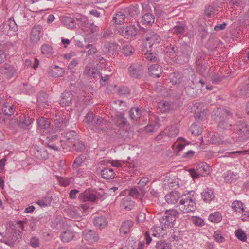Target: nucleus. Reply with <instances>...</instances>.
<instances>
[{"mask_svg":"<svg viewBox=\"0 0 249 249\" xmlns=\"http://www.w3.org/2000/svg\"><path fill=\"white\" fill-rule=\"evenodd\" d=\"M35 154L36 158L40 160H45L47 157V153L44 149H37Z\"/></svg>","mask_w":249,"mask_h":249,"instance_id":"obj_58","label":"nucleus"},{"mask_svg":"<svg viewBox=\"0 0 249 249\" xmlns=\"http://www.w3.org/2000/svg\"><path fill=\"white\" fill-rule=\"evenodd\" d=\"M128 71L130 76L134 78H138L143 74L142 66L138 64L131 65L128 69Z\"/></svg>","mask_w":249,"mask_h":249,"instance_id":"obj_14","label":"nucleus"},{"mask_svg":"<svg viewBox=\"0 0 249 249\" xmlns=\"http://www.w3.org/2000/svg\"><path fill=\"white\" fill-rule=\"evenodd\" d=\"M149 72L153 77L159 78L161 75V68L158 64L150 65L148 68Z\"/></svg>","mask_w":249,"mask_h":249,"instance_id":"obj_24","label":"nucleus"},{"mask_svg":"<svg viewBox=\"0 0 249 249\" xmlns=\"http://www.w3.org/2000/svg\"><path fill=\"white\" fill-rule=\"evenodd\" d=\"M42 35V27L40 25H36L34 27L31 34V39L33 42L38 41Z\"/></svg>","mask_w":249,"mask_h":249,"instance_id":"obj_18","label":"nucleus"},{"mask_svg":"<svg viewBox=\"0 0 249 249\" xmlns=\"http://www.w3.org/2000/svg\"><path fill=\"white\" fill-rule=\"evenodd\" d=\"M102 177L105 179H112L115 177V173L113 169L111 168H105L101 171Z\"/></svg>","mask_w":249,"mask_h":249,"instance_id":"obj_31","label":"nucleus"},{"mask_svg":"<svg viewBox=\"0 0 249 249\" xmlns=\"http://www.w3.org/2000/svg\"><path fill=\"white\" fill-rule=\"evenodd\" d=\"M92 124L95 125L93 128L95 132H98L100 131L103 130L106 128L107 121L103 117L99 116H95Z\"/></svg>","mask_w":249,"mask_h":249,"instance_id":"obj_12","label":"nucleus"},{"mask_svg":"<svg viewBox=\"0 0 249 249\" xmlns=\"http://www.w3.org/2000/svg\"><path fill=\"white\" fill-rule=\"evenodd\" d=\"M161 38L158 34L150 33L146 35L143 44L145 47H148L150 49L154 44H159Z\"/></svg>","mask_w":249,"mask_h":249,"instance_id":"obj_7","label":"nucleus"},{"mask_svg":"<svg viewBox=\"0 0 249 249\" xmlns=\"http://www.w3.org/2000/svg\"><path fill=\"white\" fill-rule=\"evenodd\" d=\"M240 89V94L241 95L249 97V78L247 81L242 84L239 87Z\"/></svg>","mask_w":249,"mask_h":249,"instance_id":"obj_35","label":"nucleus"},{"mask_svg":"<svg viewBox=\"0 0 249 249\" xmlns=\"http://www.w3.org/2000/svg\"><path fill=\"white\" fill-rule=\"evenodd\" d=\"M67 126V121L63 120L55 121L54 127L56 130H61Z\"/></svg>","mask_w":249,"mask_h":249,"instance_id":"obj_52","label":"nucleus"},{"mask_svg":"<svg viewBox=\"0 0 249 249\" xmlns=\"http://www.w3.org/2000/svg\"><path fill=\"white\" fill-rule=\"evenodd\" d=\"M34 119L28 116L22 115L18 119L19 124L24 128H30Z\"/></svg>","mask_w":249,"mask_h":249,"instance_id":"obj_17","label":"nucleus"},{"mask_svg":"<svg viewBox=\"0 0 249 249\" xmlns=\"http://www.w3.org/2000/svg\"><path fill=\"white\" fill-rule=\"evenodd\" d=\"M156 249H172L171 243L166 242L164 240L158 241L155 245Z\"/></svg>","mask_w":249,"mask_h":249,"instance_id":"obj_33","label":"nucleus"},{"mask_svg":"<svg viewBox=\"0 0 249 249\" xmlns=\"http://www.w3.org/2000/svg\"><path fill=\"white\" fill-rule=\"evenodd\" d=\"M126 17L121 12L117 13L113 18V20L117 24H122L124 23Z\"/></svg>","mask_w":249,"mask_h":249,"instance_id":"obj_43","label":"nucleus"},{"mask_svg":"<svg viewBox=\"0 0 249 249\" xmlns=\"http://www.w3.org/2000/svg\"><path fill=\"white\" fill-rule=\"evenodd\" d=\"M218 125V128L220 131L229 130L230 128L233 127V130L239 135L247 133L248 130L246 128V124L243 123V121L240 120L238 124L232 125L231 121L229 120L232 119V114L229 111L224 110Z\"/></svg>","mask_w":249,"mask_h":249,"instance_id":"obj_1","label":"nucleus"},{"mask_svg":"<svg viewBox=\"0 0 249 249\" xmlns=\"http://www.w3.org/2000/svg\"><path fill=\"white\" fill-rule=\"evenodd\" d=\"M119 32L125 38H129L136 36L138 33V29L134 25H130L125 28L121 29Z\"/></svg>","mask_w":249,"mask_h":249,"instance_id":"obj_11","label":"nucleus"},{"mask_svg":"<svg viewBox=\"0 0 249 249\" xmlns=\"http://www.w3.org/2000/svg\"><path fill=\"white\" fill-rule=\"evenodd\" d=\"M99 72L97 69L89 66H86L84 71L85 74L95 79H98Z\"/></svg>","mask_w":249,"mask_h":249,"instance_id":"obj_29","label":"nucleus"},{"mask_svg":"<svg viewBox=\"0 0 249 249\" xmlns=\"http://www.w3.org/2000/svg\"><path fill=\"white\" fill-rule=\"evenodd\" d=\"M62 134L64 135L67 140L71 142H72L78 137L75 131L73 130L64 132Z\"/></svg>","mask_w":249,"mask_h":249,"instance_id":"obj_53","label":"nucleus"},{"mask_svg":"<svg viewBox=\"0 0 249 249\" xmlns=\"http://www.w3.org/2000/svg\"><path fill=\"white\" fill-rule=\"evenodd\" d=\"M75 18L78 22V25L82 29L86 28L87 25L89 24V21L87 17L84 15L77 14L75 15Z\"/></svg>","mask_w":249,"mask_h":249,"instance_id":"obj_27","label":"nucleus"},{"mask_svg":"<svg viewBox=\"0 0 249 249\" xmlns=\"http://www.w3.org/2000/svg\"><path fill=\"white\" fill-rule=\"evenodd\" d=\"M179 133V130L176 126H172L165 129L155 138L156 141L163 140V141H168L175 137Z\"/></svg>","mask_w":249,"mask_h":249,"instance_id":"obj_5","label":"nucleus"},{"mask_svg":"<svg viewBox=\"0 0 249 249\" xmlns=\"http://www.w3.org/2000/svg\"><path fill=\"white\" fill-rule=\"evenodd\" d=\"M20 90L26 94H32L34 92L35 89L30 84L27 83H23L19 86Z\"/></svg>","mask_w":249,"mask_h":249,"instance_id":"obj_38","label":"nucleus"},{"mask_svg":"<svg viewBox=\"0 0 249 249\" xmlns=\"http://www.w3.org/2000/svg\"><path fill=\"white\" fill-rule=\"evenodd\" d=\"M107 48L108 49V52L112 55L121 49L120 46L115 43H109L107 44Z\"/></svg>","mask_w":249,"mask_h":249,"instance_id":"obj_48","label":"nucleus"},{"mask_svg":"<svg viewBox=\"0 0 249 249\" xmlns=\"http://www.w3.org/2000/svg\"><path fill=\"white\" fill-rule=\"evenodd\" d=\"M129 113L131 119L137 120L141 117L142 110L138 107H134L131 109Z\"/></svg>","mask_w":249,"mask_h":249,"instance_id":"obj_36","label":"nucleus"},{"mask_svg":"<svg viewBox=\"0 0 249 249\" xmlns=\"http://www.w3.org/2000/svg\"><path fill=\"white\" fill-rule=\"evenodd\" d=\"M178 215L179 213L176 210L170 209L165 211L164 215L160 219V225L167 229L172 228Z\"/></svg>","mask_w":249,"mask_h":249,"instance_id":"obj_4","label":"nucleus"},{"mask_svg":"<svg viewBox=\"0 0 249 249\" xmlns=\"http://www.w3.org/2000/svg\"><path fill=\"white\" fill-rule=\"evenodd\" d=\"M181 197L180 193L178 191H172L165 196V200L168 204H177L178 207Z\"/></svg>","mask_w":249,"mask_h":249,"instance_id":"obj_9","label":"nucleus"},{"mask_svg":"<svg viewBox=\"0 0 249 249\" xmlns=\"http://www.w3.org/2000/svg\"><path fill=\"white\" fill-rule=\"evenodd\" d=\"M74 169L75 170V172L74 173V174L76 177L79 178H85L87 177L88 175V173L84 169H78L77 168V169Z\"/></svg>","mask_w":249,"mask_h":249,"instance_id":"obj_62","label":"nucleus"},{"mask_svg":"<svg viewBox=\"0 0 249 249\" xmlns=\"http://www.w3.org/2000/svg\"><path fill=\"white\" fill-rule=\"evenodd\" d=\"M134 49L130 45H125L122 49V52L125 56H130L134 53Z\"/></svg>","mask_w":249,"mask_h":249,"instance_id":"obj_57","label":"nucleus"},{"mask_svg":"<svg viewBox=\"0 0 249 249\" xmlns=\"http://www.w3.org/2000/svg\"><path fill=\"white\" fill-rule=\"evenodd\" d=\"M86 157L83 155H80L75 158L72 164L73 169H77L82 166L83 163L85 161Z\"/></svg>","mask_w":249,"mask_h":249,"instance_id":"obj_46","label":"nucleus"},{"mask_svg":"<svg viewBox=\"0 0 249 249\" xmlns=\"http://www.w3.org/2000/svg\"><path fill=\"white\" fill-rule=\"evenodd\" d=\"M222 219V215L219 212H215L210 214L208 217V220L213 223H219Z\"/></svg>","mask_w":249,"mask_h":249,"instance_id":"obj_37","label":"nucleus"},{"mask_svg":"<svg viewBox=\"0 0 249 249\" xmlns=\"http://www.w3.org/2000/svg\"><path fill=\"white\" fill-rule=\"evenodd\" d=\"M51 201V197L49 196H46L44 199L38 200L36 202V203L41 207H45L46 206L49 205L50 204Z\"/></svg>","mask_w":249,"mask_h":249,"instance_id":"obj_61","label":"nucleus"},{"mask_svg":"<svg viewBox=\"0 0 249 249\" xmlns=\"http://www.w3.org/2000/svg\"><path fill=\"white\" fill-rule=\"evenodd\" d=\"M53 73L51 75L53 77H60L62 76L64 74V71L62 68H59L57 66H55L52 70Z\"/></svg>","mask_w":249,"mask_h":249,"instance_id":"obj_60","label":"nucleus"},{"mask_svg":"<svg viewBox=\"0 0 249 249\" xmlns=\"http://www.w3.org/2000/svg\"><path fill=\"white\" fill-rule=\"evenodd\" d=\"M144 57L147 61L152 62L158 63L159 61V58L157 57L156 55L153 53H148L147 52L144 54Z\"/></svg>","mask_w":249,"mask_h":249,"instance_id":"obj_56","label":"nucleus"},{"mask_svg":"<svg viewBox=\"0 0 249 249\" xmlns=\"http://www.w3.org/2000/svg\"><path fill=\"white\" fill-rule=\"evenodd\" d=\"M202 198L206 203H210L215 197L214 191L210 188H206L201 193Z\"/></svg>","mask_w":249,"mask_h":249,"instance_id":"obj_19","label":"nucleus"},{"mask_svg":"<svg viewBox=\"0 0 249 249\" xmlns=\"http://www.w3.org/2000/svg\"><path fill=\"white\" fill-rule=\"evenodd\" d=\"M50 122L46 118L39 117L37 120L38 127L41 129H47L50 126Z\"/></svg>","mask_w":249,"mask_h":249,"instance_id":"obj_30","label":"nucleus"},{"mask_svg":"<svg viewBox=\"0 0 249 249\" xmlns=\"http://www.w3.org/2000/svg\"><path fill=\"white\" fill-rule=\"evenodd\" d=\"M170 104L166 101H162L158 103V108L162 113H166L170 110Z\"/></svg>","mask_w":249,"mask_h":249,"instance_id":"obj_41","label":"nucleus"},{"mask_svg":"<svg viewBox=\"0 0 249 249\" xmlns=\"http://www.w3.org/2000/svg\"><path fill=\"white\" fill-rule=\"evenodd\" d=\"M190 130L192 134L196 136L202 133V128L196 123H193L190 127Z\"/></svg>","mask_w":249,"mask_h":249,"instance_id":"obj_50","label":"nucleus"},{"mask_svg":"<svg viewBox=\"0 0 249 249\" xmlns=\"http://www.w3.org/2000/svg\"><path fill=\"white\" fill-rule=\"evenodd\" d=\"M196 69L200 72L202 75H204L208 68L206 66L205 63L201 59L197 58L196 62Z\"/></svg>","mask_w":249,"mask_h":249,"instance_id":"obj_32","label":"nucleus"},{"mask_svg":"<svg viewBox=\"0 0 249 249\" xmlns=\"http://www.w3.org/2000/svg\"><path fill=\"white\" fill-rule=\"evenodd\" d=\"M134 205V202L131 200L129 196L124 197L121 201L120 207L122 209L125 211L131 210Z\"/></svg>","mask_w":249,"mask_h":249,"instance_id":"obj_22","label":"nucleus"},{"mask_svg":"<svg viewBox=\"0 0 249 249\" xmlns=\"http://www.w3.org/2000/svg\"><path fill=\"white\" fill-rule=\"evenodd\" d=\"M72 142L73 143V148L76 151L82 152L84 150L85 145L83 142L78 138V137L76 139L74 140Z\"/></svg>","mask_w":249,"mask_h":249,"instance_id":"obj_39","label":"nucleus"},{"mask_svg":"<svg viewBox=\"0 0 249 249\" xmlns=\"http://www.w3.org/2000/svg\"><path fill=\"white\" fill-rule=\"evenodd\" d=\"M191 221L196 226L202 227L205 224L203 219L199 217L192 216L191 217Z\"/></svg>","mask_w":249,"mask_h":249,"instance_id":"obj_63","label":"nucleus"},{"mask_svg":"<svg viewBox=\"0 0 249 249\" xmlns=\"http://www.w3.org/2000/svg\"><path fill=\"white\" fill-rule=\"evenodd\" d=\"M133 226V222L131 220H126L124 221L122 224L120 229V234L122 236H124L130 232Z\"/></svg>","mask_w":249,"mask_h":249,"instance_id":"obj_23","label":"nucleus"},{"mask_svg":"<svg viewBox=\"0 0 249 249\" xmlns=\"http://www.w3.org/2000/svg\"><path fill=\"white\" fill-rule=\"evenodd\" d=\"M216 6L213 5H208L205 7L204 11L205 16L207 17H213L217 12Z\"/></svg>","mask_w":249,"mask_h":249,"instance_id":"obj_34","label":"nucleus"},{"mask_svg":"<svg viewBox=\"0 0 249 249\" xmlns=\"http://www.w3.org/2000/svg\"><path fill=\"white\" fill-rule=\"evenodd\" d=\"M83 238L90 243H93L98 241L99 236L94 230L85 229L82 232Z\"/></svg>","mask_w":249,"mask_h":249,"instance_id":"obj_8","label":"nucleus"},{"mask_svg":"<svg viewBox=\"0 0 249 249\" xmlns=\"http://www.w3.org/2000/svg\"><path fill=\"white\" fill-rule=\"evenodd\" d=\"M128 13L130 18H135L139 14L138 5L137 4L130 6L128 9Z\"/></svg>","mask_w":249,"mask_h":249,"instance_id":"obj_42","label":"nucleus"},{"mask_svg":"<svg viewBox=\"0 0 249 249\" xmlns=\"http://www.w3.org/2000/svg\"><path fill=\"white\" fill-rule=\"evenodd\" d=\"M97 198L96 193L90 190H86L79 196V199L82 202H94Z\"/></svg>","mask_w":249,"mask_h":249,"instance_id":"obj_10","label":"nucleus"},{"mask_svg":"<svg viewBox=\"0 0 249 249\" xmlns=\"http://www.w3.org/2000/svg\"><path fill=\"white\" fill-rule=\"evenodd\" d=\"M72 98L73 95L70 91H65L61 95L59 104L63 107L70 106L72 103Z\"/></svg>","mask_w":249,"mask_h":249,"instance_id":"obj_16","label":"nucleus"},{"mask_svg":"<svg viewBox=\"0 0 249 249\" xmlns=\"http://www.w3.org/2000/svg\"><path fill=\"white\" fill-rule=\"evenodd\" d=\"M56 177L60 184L65 187L69 186L73 180L72 178L61 177L59 176H56Z\"/></svg>","mask_w":249,"mask_h":249,"instance_id":"obj_44","label":"nucleus"},{"mask_svg":"<svg viewBox=\"0 0 249 249\" xmlns=\"http://www.w3.org/2000/svg\"><path fill=\"white\" fill-rule=\"evenodd\" d=\"M1 73L8 78L14 76L17 72V69L13 65L4 64L1 69Z\"/></svg>","mask_w":249,"mask_h":249,"instance_id":"obj_13","label":"nucleus"},{"mask_svg":"<svg viewBox=\"0 0 249 249\" xmlns=\"http://www.w3.org/2000/svg\"><path fill=\"white\" fill-rule=\"evenodd\" d=\"M177 49L176 47L170 45L167 47L166 53L169 57L174 58L177 56Z\"/></svg>","mask_w":249,"mask_h":249,"instance_id":"obj_55","label":"nucleus"},{"mask_svg":"<svg viewBox=\"0 0 249 249\" xmlns=\"http://www.w3.org/2000/svg\"><path fill=\"white\" fill-rule=\"evenodd\" d=\"M2 111L4 115L10 116L14 114L15 107L12 103L6 102L2 106Z\"/></svg>","mask_w":249,"mask_h":249,"instance_id":"obj_28","label":"nucleus"},{"mask_svg":"<svg viewBox=\"0 0 249 249\" xmlns=\"http://www.w3.org/2000/svg\"><path fill=\"white\" fill-rule=\"evenodd\" d=\"M179 210L183 213H189L194 212L196 208V198L194 196V192L181 195V199L178 202Z\"/></svg>","mask_w":249,"mask_h":249,"instance_id":"obj_2","label":"nucleus"},{"mask_svg":"<svg viewBox=\"0 0 249 249\" xmlns=\"http://www.w3.org/2000/svg\"><path fill=\"white\" fill-rule=\"evenodd\" d=\"M222 178L226 183H231L236 182L239 178V176L237 172L231 170H228L222 175Z\"/></svg>","mask_w":249,"mask_h":249,"instance_id":"obj_15","label":"nucleus"},{"mask_svg":"<svg viewBox=\"0 0 249 249\" xmlns=\"http://www.w3.org/2000/svg\"><path fill=\"white\" fill-rule=\"evenodd\" d=\"M41 50L42 54L47 55H51L53 53V48L50 45L47 44L43 45Z\"/></svg>","mask_w":249,"mask_h":249,"instance_id":"obj_59","label":"nucleus"},{"mask_svg":"<svg viewBox=\"0 0 249 249\" xmlns=\"http://www.w3.org/2000/svg\"><path fill=\"white\" fill-rule=\"evenodd\" d=\"M232 208L235 212L239 213L243 212L244 210L243 203L238 200L234 201L232 203Z\"/></svg>","mask_w":249,"mask_h":249,"instance_id":"obj_51","label":"nucleus"},{"mask_svg":"<svg viewBox=\"0 0 249 249\" xmlns=\"http://www.w3.org/2000/svg\"><path fill=\"white\" fill-rule=\"evenodd\" d=\"M75 236V232L72 230H69L63 231L60 235V238L63 242H69L74 238Z\"/></svg>","mask_w":249,"mask_h":249,"instance_id":"obj_26","label":"nucleus"},{"mask_svg":"<svg viewBox=\"0 0 249 249\" xmlns=\"http://www.w3.org/2000/svg\"><path fill=\"white\" fill-rule=\"evenodd\" d=\"M235 235L240 240L245 242L247 239L246 234L241 229L237 230L235 232Z\"/></svg>","mask_w":249,"mask_h":249,"instance_id":"obj_64","label":"nucleus"},{"mask_svg":"<svg viewBox=\"0 0 249 249\" xmlns=\"http://www.w3.org/2000/svg\"><path fill=\"white\" fill-rule=\"evenodd\" d=\"M174 34L177 35L181 34L184 33L185 31V26L184 23H178L172 30Z\"/></svg>","mask_w":249,"mask_h":249,"instance_id":"obj_49","label":"nucleus"},{"mask_svg":"<svg viewBox=\"0 0 249 249\" xmlns=\"http://www.w3.org/2000/svg\"><path fill=\"white\" fill-rule=\"evenodd\" d=\"M155 20L154 16L150 13H147L142 16V21L145 24L153 23Z\"/></svg>","mask_w":249,"mask_h":249,"instance_id":"obj_47","label":"nucleus"},{"mask_svg":"<svg viewBox=\"0 0 249 249\" xmlns=\"http://www.w3.org/2000/svg\"><path fill=\"white\" fill-rule=\"evenodd\" d=\"M8 241H12L13 242V246L15 244V242L17 240H19L21 239L22 235L20 231H16L10 235L8 234Z\"/></svg>","mask_w":249,"mask_h":249,"instance_id":"obj_45","label":"nucleus"},{"mask_svg":"<svg viewBox=\"0 0 249 249\" xmlns=\"http://www.w3.org/2000/svg\"><path fill=\"white\" fill-rule=\"evenodd\" d=\"M99 27L94 24L93 22L89 21L85 29L89 33H95L99 31Z\"/></svg>","mask_w":249,"mask_h":249,"instance_id":"obj_54","label":"nucleus"},{"mask_svg":"<svg viewBox=\"0 0 249 249\" xmlns=\"http://www.w3.org/2000/svg\"><path fill=\"white\" fill-rule=\"evenodd\" d=\"M94 225L100 229L105 228L107 225V221L105 216H95L93 220Z\"/></svg>","mask_w":249,"mask_h":249,"instance_id":"obj_25","label":"nucleus"},{"mask_svg":"<svg viewBox=\"0 0 249 249\" xmlns=\"http://www.w3.org/2000/svg\"><path fill=\"white\" fill-rule=\"evenodd\" d=\"M169 78L173 85L178 84L181 82V76L178 72L171 73Z\"/></svg>","mask_w":249,"mask_h":249,"instance_id":"obj_40","label":"nucleus"},{"mask_svg":"<svg viewBox=\"0 0 249 249\" xmlns=\"http://www.w3.org/2000/svg\"><path fill=\"white\" fill-rule=\"evenodd\" d=\"M48 95L45 92H40L37 95V103L40 107H46L49 105Z\"/></svg>","mask_w":249,"mask_h":249,"instance_id":"obj_20","label":"nucleus"},{"mask_svg":"<svg viewBox=\"0 0 249 249\" xmlns=\"http://www.w3.org/2000/svg\"><path fill=\"white\" fill-rule=\"evenodd\" d=\"M114 104L116 106L118 105L122 107L121 108L119 109L120 111L117 112L114 116V122L117 126L120 128L124 127L127 123L124 113V111L127 109L126 103L121 100H116L114 101Z\"/></svg>","mask_w":249,"mask_h":249,"instance_id":"obj_3","label":"nucleus"},{"mask_svg":"<svg viewBox=\"0 0 249 249\" xmlns=\"http://www.w3.org/2000/svg\"><path fill=\"white\" fill-rule=\"evenodd\" d=\"M191 177L193 178H198L200 176H206L210 173V168L206 163H201L196 166V170L190 169L189 170Z\"/></svg>","mask_w":249,"mask_h":249,"instance_id":"obj_6","label":"nucleus"},{"mask_svg":"<svg viewBox=\"0 0 249 249\" xmlns=\"http://www.w3.org/2000/svg\"><path fill=\"white\" fill-rule=\"evenodd\" d=\"M61 22L63 26L68 29L72 30L76 28L75 20L71 17L64 16L61 18Z\"/></svg>","mask_w":249,"mask_h":249,"instance_id":"obj_21","label":"nucleus"}]
</instances>
